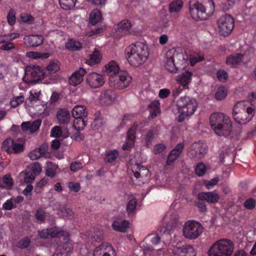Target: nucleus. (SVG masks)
Returning <instances> with one entry per match:
<instances>
[{
	"label": "nucleus",
	"mask_w": 256,
	"mask_h": 256,
	"mask_svg": "<svg viewBox=\"0 0 256 256\" xmlns=\"http://www.w3.org/2000/svg\"><path fill=\"white\" fill-rule=\"evenodd\" d=\"M39 236L42 238L58 237L62 238L64 242L58 245L53 256H68L72 252V244L68 242V233L58 228H52L43 230L38 232Z\"/></svg>",
	"instance_id": "nucleus-1"
},
{
	"label": "nucleus",
	"mask_w": 256,
	"mask_h": 256,
	"mask_svg": "<svg viewBox=\"0 0 256 256\" xmlns=\"http://www.w3.org/2000/svg\"><path fill=\"white\" fill-rule=\"evenodd\" d=\"M126 57L130 64L138 66L144 63L149 56L148 46L145 42H136L126 50Z\"/></svg>",
	"instance_id": "nucleus-2"
},
{
	"label": "nucleus",
	"mask_w": 256,
	"mask_h": 256,
	"mask_svg": "<svg viewBox=\"0 0 256 256\" xmlns=\"http://www.w3.org/2000/svg\"><path fill=\"white\" fill-rule=\"evenodd\" d=\"M210 124L212 128L219 136H228L232 130L230 118L223 113L216 112L211 114Z\"/></svg>",
	"instance_id": "nucleus-3"
},
{
	"label": "nucleus",
	"mask_w": 256,
	"mask_h": 256,
	"mask_svg": "<svg viewBox=\"0 0 256 256\" xmlns=\"http://www.w3.org/2000/svg\"><path fill=\"white\" fill-rule=\"evenodd\" d=\"M178 120L183 122L186 118L192 116L197 109L198 104L196 100L188 96H182L176 102Z\"/></svg>",
	"instance_id": "nucleus-4"
},
{
	"label": "nucleus",
	"mask_w": 256,
	"mask_h": 256,
	"mask_svg": "<svg viewBox=\"0 0 256 256\" xmlns=\"http://www.w3.org/2000/svg\"><path fill=\"white\" fill-rule=\"evenodd\" d=\"M214 10L212 0H190V12L194 20H202L204 13L212 14Z\"/></svg>",
	"instance_id": "nucleus-5"
},
{
	"label": "nucleus",
	"mask_w": 256,
	"mask_h": 256,
	"mask_svg": "<svg viewBox=\"0 0 256 256\" xmlns=\"http://www.w3.org/2000/svg\"><path fill=\"white\" fill-rule=\"evenodd\" d=\"M246 102H238L234 106L232 116L234 120L240 124H244L249 122L254 115V110L252 107L246 108Z\"/></svg>",
	"instance_id": "nucleus-6"
},
{
	"label": "nucleus",
	"mask_w": 256,
	"mask_h": 256,
	"mask_svg": "<svg viewBox=\"0 0 256 256\" xmlns=\"http://www.w3.org/2000/svg\"><path fill=\"white\" fill-rule=\"evenodd\" d=\"M233 242L230 240L222 238L215 242L210 248L208 256H230L234 252Z\"/></svg>",
	"instance_id": "nucleus-7"
},
{
	"label": "nucleus",
	"mask_w": 256,
	"mask_h": 256,
	"mask_svg": "<svg viewBox=\"0 0 256 256\" xmlns=\"http://www.w3.org/2000/svg\"><path fill=\"white\" fill-rule=\"evenodd\" d=\"M128 170L132 172L131 180L136 185L144 184L147 180L149 174V170L146 167L138 163L130 162L128 164Z\"/></svg>",
	"instance_id": "nucleus-8"
},
{
	"label": "nucleus",
	"mask_w": 256,
	"mask_h": 256,
	"mask_svg": "<svg viewBox=\"0 0 256 256\" xmlns=\"http://www.w3.org/2000/svg\"><path fill=\"white\" fill-rule=\"evenodd\" d=\"M204 228L199 222L190 220L186 221L182 227V234L188 240L196 239L203 232Z\"/></svg>",
	"instance_id": "nucleus-9"
},
{
	"label": "nucleus",
	"mask_w": 256,
	"mask_h": 256,
	"mask_svg": "<svg viewBox=\"0 0 256 256\" xmlns=\"http://www.w3.org/2000/svg\"><path fill=\"white\" fill-rule=\"evenodd\" d=\"M132 81V78L126 71H120L115 77L110 78V84L115 88L122 90L127 88Z\"/></svg>",
	"instance_id": "nucleus-10"
},
{
	"label": "nucleus",
	"mask_w": 256,
	"mask_h": 256,
	"mask_svg": "<svg viewBox=\"0 0 256 256\" xmlns=\"http://www.w3.org/2000/svg\"><path fill=\"white\" fill-rule=\"evenodd\" d=\"M218 32L220 35L224 36H228L234 28V20L228 14L221 16L218 22Z\"/></svg>",
	"instance_id": "nucleus-11"
},
{
	"label": "nucleus",
	"mask_w": 256,
	"mask_h": 256,
	"mask_svg": "<svg viewBox=\"0 0 256 256\" xmlns=\"http://www.w3.org/2000/svg\"><path fill=\"white\" fill-rule=\"evenodd\" d=\"M2 148L8 154H11L22 152L24 146L22 144L14 142L12 138H8L2 142Z\"/></svg>",
	"instance_id": "nucleus-12"
},
{
	"label": "nucleus",
	"mask_w": 256,
	"mask_h": 256,
	"mask_svg": "<svg viewBox=\"0 0 256 256\" xmlns=\"http://www.w3.org/2000/svg\"><path fill=\"white\" fill-rule=\"evenodd\" d=\"M206 152V145L200 142H197L192 144L190 150V154L191 156L196 159L202 158Z\"/></svg>",
	"instance_id": "nucleus-13"
},
{
	"label": "nucleus",
	"mask_w": 256,
	"mask_h": 256,
	"mask_svg": "<svg viewBox=\"0 0 256 256\" xmlns=\"http://www.w3.org/2000/svg\"><path fill=\"white\" fill-rule=\"evenodd\" d=\"M86 82L92 88H100L104 84V76L96 72H91L87 76Z\"/></svg>",
	"instance_id": "nucleus-14"
},
{
	"label": "nucleus",
	"mask_w": 256,
	"mask_h": 256,
	"mask_svg": "<svg viewBox=\"0 0 256 256\" xmlns=\"http://www.w3.org/2000/svg\"><path fill=\"white\" fill-rule=\"evenodd\" d=\"M93 256H116V253L111 245L103 243L96 248Z\"/></svg>",
	"instance_id": "nucleus-15"
},
{
	"label": "nucleus",
	"mask_w": 256,
	"mask_h": 256,
	"mask_svg": "<svg viewBox=\"0 0 256 256\" xmlns=\"http://www.w3.org/2000/svg\"><path fill=\"white\" fill-rule=\"evenodd\" d=\"M137 128L138 125L134 124L128 131L126 141L122 146V149L124 150H129L134 146Z\"/></svg>",
	"instance_id": "nucleus-16"
},
{
	"label": "nucleus",
	"mask_w": 256,
	"mask_h": 256,
	"mask_svg": "<svg viewBox=\"0 0 256 256\" xmlns=\"http://www.w3.org/2000/svg\"><path fill=\"white\" fill-rule=\"evenodd\" d=\"M248 60V57L246 54H234L227 57L226 64L231 67L236 66L241 63H246Z\"/></svg>",
	"instance_id": "nucleus-17"
},
{
	"label": "nucleus",
	"mask_w": 256,
	"mask_h": 256,
	"mask_svg": "<svg viewBox=\"0 0 256 256\" xmlns=\"http://www.w3.org/2000/svg\"><path fill=\"white\" fill-rule=\"evenodd\" d=\"M198 198L200 200L206 201L208 203L214 204L218 202L220 198V195L216 190L202 192L198 194Z\"/></svg>",
	"instance_id": "nucleus-18"
},
{
	"label": "nucleus",
	"mask_w": 256,
	"mask_h": 256,
	"mask_svg": "<svg viewBox=\"0 0 256 256\" xmlns=\"http://www.w3.org/2000/svg\"><path fill=\"white\" fill-rule=\"evenodd\" d=\"M44 40V37L42 35H28L24 38V43L28 46H38L42 44Z\"/></svg>",
	"instance_id": "nucleus-19"
},
{
	"label": "nucleus",
	"mask_w": 256,
	"mask_h": 256,
	"mask_svg": "<svg viewBox=\"0 0 256 256\" xmlns=\"http://www.w3.org/2000/svg\"><path fill=\"white\" fill-rule=\"evenodd\" d=\"M174 256H196V252L190 245L182 247H174Z\"/></svg>",
	"instance_id": "nucleus-20"
},
{
	"label": "nucleus",
	"mask_w": 256,
	"mask_h": 256,
	"mask_svg": "<svg viewBox=\"0 0 256 256\" xmlns=\"http://www.w3.org/2000/svg\"><path fill=\"white\" fill-rule=\"evenodd\" d=\"M42 120H36L32 122H24L21 124L22 130L27 134H33L37 132L41 125Z\"/></svg>",
	"instance_id": "nucleus-21"
},
{
	"label": "nucleus",
	"mask_w": 256,
	"mask_h": 256,
	"mask_svg": "<svg viewBox=\"0 0 256 256\" xmlns=\"http://www.w3.org/2000/svg\"><path fill=\"white\" fill-rule=\"evenodd\" d=\"M26 72L34 80H38L44 78V73L42 68L38 66H30L26 67Z\"/></svg>",
	"instance_id": "nucleus-22"
},
{
	"label": "nucleus",
	"mask_w": 256,
	"mask_h": 256,
	"mask_svg": "<svg viewBox=\"0 0 256 256\" xmlns=\"http://www.w3.org/2000/svg\"><path fill=\"white\" fill-rule=\"evenodd\" d=\"M172 56V51H168L166 54L165 67L168 70L175 73L178 68V64Z\"/></svg>",
	"instance_id": "nucleus-23"
},
{
	"label": "nucleus",
	"mask_w": 256,
	"mask_h": 256,
	"mask_svg": "<svg viewBox=\"0 0 256 256\" xmlns=\"http://www.w3.org/2000/svg\"><path fill=\"white\" fill-rule=\"evenodd\" d=\"M169 51H172V56L176 61L177 64L184 66L188 60V56L186 52L182 48L177 50H170Z\"/></svg>",
	"instance_id": "nucleus-24"
},
{
	"label": "nucleus",
	"mask_w": 256,
	"mask_h": 256,
	"mask_svg": "<svg viewBox=\"0 0 256 256\" xmlns=\"http://www.w3.org/2000/svg\"><path fill=\"white\" fill-rule=\"evenodd\" d=\"M116 98V94L110 90H106L101 92L99 100L102 104L108 105L111 104Z\"/></svg>",
	"instance_id": "nucleus-25"
},
{
	"label": "nucleus",
	"mask_w": 256,
	"mask_h": 256,
	"mask_svg": "<svg viewBox=\"0 0 256 256\" xmlns=\"http://www.w3.org/2000/svg\"><path fill=\"white\" fill-rule=\"evenodd\" d=\"M48 145L44 143L42 144L39 148L34 149L28 154V156L32 160H36L44 156L47 152Z\"/></svg>",
	"instance_id": "nucleus-26"
},
{
	"label": "nucleus",
	"mask_w": 256,
	"mask_h": 256,
	"mask_svg": "<svg viewBox=\"0 0 256 256\" xmlns=\"http://www.w3.org/2000/svg\"><path fill=\"white\" fill-rule=\"evenodd\" d=\"M86 73V70L82 68H80L78 70L76 71L69 78L70 84L73 86H76L80 84L82 82L83 76Z\"/></svg>",
	"instance_id": "nucleus-27"
},
{
	"label": "nucleus",
	"mask_w": 256,
	"mask_h": 256,
	"mask_svg": "<svg viewBox=\"0 0 256 256\" xmlns=\"http://www.w3.org/2000/svg\"><path fill=\"white\" fill-rule=\"evenodd\" d=\"M132 26V24L129 20H122L117 26L116 34L119 36H122L129 34Z\"/></svg>",
	"instance_id": "nucleus-28"
},
{
	"label": "nucleus",
	"mask_w": 256,
	"mask_h": 256,
	"mask_svg": "<svg viewBox=\"0 0 256 256\" xmlns=\"http://www.w3.org/2000/svg\"><path fill=\"white\" fill-rule=\"evenodd\" d=\"M184 145L182 143L178 144L170 153L166 160L167 165H170L179 156L184 149Z\"/></svg>",
	"instance_id": "nucleus-29"
},
{
	"label": "nucleus",
	"mask_w": 256,
	"mask_h": 256,
	"mask_svg": "<svg viewBox=\"0 0 256 256\" xmlns=\"http://www.w3.org/2000/svg\"><path fill=\"white\" fill-rule=\"evenodd\" d=\"M105 72L110 76V78L115 77L120 72L119 66L116 62L111 61L106 65Z\"/></svg>",
	"instance_id": "nucleus-30"
},
{
	"label": "nucleus",
	"mask_w": 256,
	"mask_h": 256,
	"mask_svg": "<svg viewBox=\"0 0 256 256\" xmlns=\"http://www.w3.org/2000/svg\"><path fill=\"white\" fill-rule=\"evenodd\" d=\"M137 204V199L134 196L130 195L128 196L126 209L129 216H132L136 214Z\"/></svg>",
	"instance_id": "nucleus-31"
},
{
	"label": "nucleus",
	"mask_w": 256,
	"mask_h": 256,
	"mask_svg": "<svg viewBox=\"0 0 256 256\" xmlns=\"http://www.w3.org/2000/svg\"><path fill=\"white\" fill-rule=\"evenodd\" d=\"M192 73L185 72L177 76V81L183 86L184 89L188 88V84L190 82Z\"/></svg>",
	"instance_id": "nucleus-32"
},
{
	"label": "nucleus",
	"mask_w": 256,
	"mask_h": 256,
	"mask_svg": "<svg viewBox=\"0 0 256 256\" xmlns=\"http://www.w3.org/2000/svg\"><path fill=\"white\" fill-rule=\"evenodd\" d=\"M36 103H37L36 102L33 104L34 106L32 108L34 109L32 112L34 114L42 116H46L48 114L46 104L44 102L39 104Z\"/></svg>",
	"instance_id": "nucleus-33"
},
{
	"label": "nucleus",
	"mask_w": 256,
	"mask_h": 256,
	"mask_svg": "<svg viewBox=\"0 0 256 256\" xmlns=\"http://www.w3.org/2000/svg\"><path fill=\"white\" fill-rule=\"evenodd\" d=\"M128 225L129 222L128 220H116L113 222L112 226L116 231L126 232Z\"/></svg>",
	"instance_id": "nucleus-34"
},
{
	"label": "nucleus",
	"mask_w": 256,
	"mask_h": 256,
	"mask_svg": "<svg viewBox=\"0 0 256 256\" xmlns=\"http://www.w3.org/2000/svg\"><path fill=\"white\" fill-rule=\"evenodd\" d=\"M56 118L60 124H66L70 118L69 112L66 110H60L57 113Z\"/></svg>",
	"instance_id": "nucleus-35"
},
{
	"label": "nucleus",
	"mask_w": 256,
	"mask_h": 256,
	"mask_svg": "<svg viewBox=\"0 0 256 256\" xmlns=\"http://www.w3.org/2000/svg\"><path fill=\"white\" fill-rule=\"evenodd\" d=\"M72 116L75 118H82L86 115V112L85 108L80 105L75 106L72 110Z\"/></svg>",
	"instance_id": "nucleus-36"
},
{
	"label": "nucleus",
	"mask_w": 256,
	"mask_h": 256,
	"mask_svg": "<svg viewBox=\"0 0 256 256\" xmlns=\"http://www.w3.org/2000/svg\"><path fill=\"white\" fill-rule=\"evenodd\" d=\"M101 59L102 56L100 52L98 50H95L92 54H90L86 62L88 65L92 66L99 63L101 61Z\"/></svg>",
	"instance_id": "nucleus-37"
},
{
	"label": "nucleus",
	"mask_w": 256,
	"mask_h": 256,
	"mask_svg": "<svg viewBox=\"0 0 256 256\" xmlns=\"http://www.w3.org/2000/svg\"><path fill=\"white\" fill-rule=\"evenodd\" d=\"M160 103L159 100H154L150 104V112L152 118L156 116L160 113Z\"/></svg>",
	"instance_id": "nucleus-38"
},
{
	"label": "nucleus",
	"mask_w": 256,
	"mask_h": 256,
	"mask_svg": "<svg viewBox=\"0 0 256 256\" xmlns=\"http://www.w3.org/2000/svg\"><path fill=\"white\" fill-rule=\"evenodd\" d=\"M65 46L67 49L72 51L79 50L82 46L80 42L73 39L69 40L66 43Z\"/></svg>",
	"instance_id": "nucleus-39"
},
{
	"label": "nucleus",
	"mask_w": 256,
	"mask_h": 256,
	"mask_svg": "<svg viewBox=\"0 0 256 256\" xmlns=\"http://www.w3.org/2000/svg\"><path fill=\"white\" fill-rule=\"evenodd\" d=\"M102 19L100 12L98 9L94 10L90 14V22L92 24H95Z\"/></svg>",
	"instance_id": "nucleus-40"
},
{
	"label": "nucleus",
	"mask_w": 256,
	"mask_h": 256,
	"mask_svg": "<svg viewBox=\"0 0 256 256\" xmlns=\"http://www.w3.org/2000/svg\"><path fill=\"white\" fill-rule=\"evenodd\" d=\"M183 6L182 0H174L170 4L169 10L170 12H177L180 11Z\"/></svg>",
	"instance_id": "nucleus-41"
},
{
	"label": "nucleus",
	"mask_w": 256,
	"mask_h": 256,
	"mask_svg": "<svg viewBox=\"0 0 256 256\" xmlns=\"http://www.w3.org/2000/svg\"><path fill=\"white\" fill-rule=\"evenodd\" d=\"M77 0H59L61 8L65 10L72 9L76 2Z\"/></svg>",
	"instance_id": "nucleus-42"
},
{
	"label": "nucleus",
	"mask_w": 256,
	"mask_h": 256,
	"mask_svg": "<svg viewBox=\"0 0 256 256\" xmlns=\"http://www.w3.org/2000/svg\"><path fill=\"white\" fill-rule=\"evenodd\" d=\"M58 168V166L48 162H46V175L48 176L54 177L56 175V170Z\"/></svg>",
	"instance_id": "nucleus-43"
},
{
	"label": "nucleus",
	"mask_w": 256,
	"mask_h": 256,
	"mask_svg": "<svg viewBox=\"0 0 256 256\" xmlns=\"http://www.w3.org/2000/svg\"><path fill=\"white\" fill-rule=\"evenodd\" d=\"M26 57L32 59L46 58L50 56L49 53H40L36 52H28L26 54Z\"/></svg>",
	"instance_id": "nucleus-44"
},
{
	"label": "nucleus",
	"mask_w": 256,
	"mask_h": 256,
	"mask_svg": "<svg viewBox=\"0 0 256 256\" xmlns=\"http://www.w3.org/2000/svg\"><path fill=\"white\" fill-rule=\"evenodd\" d=\"M60 63L56 60H52L46 66V70L50 74L56 73L60 70Z\"/></svg>",
	"instance_id": "nucleus-45"
},
{
	"label": "nucleus",
	"mask_w": 256,
	"mask_h": 256,
	"mask_svg": "<svg viewBox=\"0 0 256 256\" xmlns=\"http://www.w3.org/2000/svg\"><path fill=\"white\" fill-rule=\"evenodd\" d=\"M57 214L61 217L72 218L73 216L72 211L65 206H61L58 210Z\"/></svg>",
	"instance_id": "nucleus-46"
},
{
	"label": "nucleus",
	"mask_w": 256,
	"mask_h": 256,
	"mask_svg": "<svg viewBox=\"0 0 256 256\" xmlns=\"http://www.w3.org/2000/svg\"><path fill=\"white\" fill-rule=\"evenodd\" d=\"M190 60L191 66H194L196 63L202 61L204 58V56L198 52H193L190 56Z\"/></svg>",
	"instance_id": "nucleus-47"
},
{
	"label": "nucleus",
	"mask_w": 256,
	"mask_h": 256,
	"mask_svg": "<svg viewBox=\"0 0 256 256\" xmlns=\"http://www.w3.org/2000/svg\"><path fill=\"white\" fill-rule=\"evenodd\" d=\"M119 154L118 152L116 150H112L108 152L105 157V161L108 162H112L114 161Z\"/></svg>",
	"instance_id": "nucleus-48"
},
{
	"label": "nucleus",
	"mask_w": 256,
	"mask_h": 256,
	"mask_svg": "<svg viewBox=\"0 0 256 256\" xmlns=\"http://www.w3.org/2000/svg\"><path fill=\"white\" fill-rule=\"evenodd\" d=\"M228 92L224 86L219 87L216 93L215 98L218 100H222L226 98Z\"/></svg>",
	"instance_id": "nucleus-49"
},
{
	"label": "nucleus",
	"mask_w": 256,
	"mask_h": 256,
	"mask_svg": "<svg viewBox=\"0 0 256 256\" xmlns=\"http://www.w3.org/2000/svg\"><path fill=\"white\" fill-rule=\"evenodd\" d=\"M85 126V121L82 118H76L74 121L73 127L78 131L84 130Z\"/></svg>",
	"instance_id": "nucleus-50"
},
{
	"label": "nucleus",
	"mask_w": 256,
	"mask_h": 256,
	"mask_svg": "<svg viewBox=\"0 0 256 256\" xmlns=\"http://www.w3.org/2000/svg\"><path fill=\"white\" fill-rule=\"evenodd\" d=\"M24 182L28 183L32 182L34 180L36 176V175L34 174L28 168H26L24 172Z\"/></svg>",
	"instance_id": "nucleus-51"
},
{
	"label": "nucleus",
	"mask_w": 256,
	"mask_h": 256,
	"mask_svg": "<svg viewBox=\"0 0 256 256\" xmlns=\"http://www.w3.org/2000/svg\"><path fill=\"white\" fill-rule=\"evenodd\" d=\"M206 170L205 165L203 163L200 162L196 165L195 168L196 174L198 176H202L205 173Z\"/></svg>",
	"instance_id": "nucleus-52"
},
{
	"label": "nucleus",
	"mask_w": 256,
	"mask_h": 256,
	"mask_svg": "<svg viewBox=\"0 0 256 256\" xmlns=\"http://www.w3.org/2000/svg\"><path fill=\"white\" fill-rule=\"evenodd\" d=\"M24 96H18L16 98L11 99L10 101V104L12 107L15 108L22 104L24 101Z\"/></svg>",
	"instance_id": "nucleus-53"
},
{
	"label": "nucleus",
	"mask_w": 256,
	"mask_h": 256,
	"mask_svg": "<svg viewBox=\"0 0 256 256\" xmlns=\"http://www.w3.org/2000/svg\"><path fill=\"white\" fill-rule=\"evenodd\" d=\"M256 205V200L252 198H248L244 203V206L246 210H252Z\"/></svg>",
	"instance_id": "nucleus-54"
},
{
	"label": "nucleus",
	"mask_w": 256,
	"mask_h": 256,
	"mask_svg": "<svg viewBox=\"0 0 256 256\" xmlns=\"http://www.w3.org/2000/svg\"><path fill=\"white\" fill-rule=\"evenodd\" d=\"M28 168L36 176L38 175L42 171V168L38 163H35L28 167Z\"/></svg>",
	"instance_id": "nucleus-55"
},
{
	"label": "nucleus",
	"mask_w": 256,
	"mask_h": 256,
	"mask_svg": "<svg viewBox=\"0 0 256 256\" xmlns=\"http://www.w3.org/2000/svg\"><path fill=\"white\" fill-rule=\"evenodd\" d=\"M20 22L31 24L34 22V18L30 14H23L20 15Z\"/></svg>",
	"instance_id": "nucleus-56"
},
{
	"label": "nucleus",
	"mask_w": 256,
	"mask_h": 256,
	"mask_svg": "<svg viewBox=\"0 0 256 256\" xmlns=\"http://www.w3.org/2000/svg\"><path fill=\"white\" fill-rule=\"evenodd\" d=\"M220 180L218 178H214L210 180H206L204 182V184L207 189L210 190L212 188L213 186H216Z\"/></svg>",
	"instance_id": "nucleus-57"
},
{
	"label": "nucleus",
	"mask_w": 256,
	"mask_h": 256,
	"mask_svg": "<svg viewBox=\"0 0 256 256\" xmlns=\"http://www.w3.org/2000/svg\"><path fill=\"white\" fill-rule=\"evenodd\" d=\"M50 136L54 138H60L62 136V131L60 128L58 126H56L52 128Z\"/></svg>",
	"instance_id": "nucleus-58"
},
{
	"label": "nucleus",
	"mask_w": 256,
	"mask_h": 256,
	"mask_svg": "<svg viewBox=\"0 0 256 256\" xmlns=\"http://www.w3.org/2000/svg\"><path fill=\"white\" fill-rule=\"evenodd\" d=\"M16 207V206L14 205L12 198L6 200V202L2 204L3 208L8 210H11Z\"/></svg>",
	"instance_id": "nucleus-59"
},
{
	"label": "nucleus",
	"mask_w": 256,
	"mask_h": 256,
	"mask_svg": "<svg viewBox=\"0 0 256 256\" xmlns=\"http://www.w3.org/2000/svg\"><path fill=\"white\" fill-rule=\"evenodd\" d=\"M217 77L220 81L224 82L227 80L228 76L224 70H219L217 72Z\"/></svg>",
	"instance_id": "nucleus-60"
},
{
	"label": "nucleus",
	"mask_w": 256,
	"mask_h": 256,
	"mask_svg": "<svg viewBox=\"0 0 256 256\" xmlns=\"http://www.w3.org/2000/svg\"><path fill=\"white\" fill-rule=\"evenodd\" d=\"M30 96L28 98V100L32 102L35 100H39L40 94V92H37L36 90H32L30 92Z\"/></svg>",
	"instance_id": "nucleus-61"
},
{
	"label": "nucleus",
	"mask_w": 256,
	"mask_h": 256,
	"mask_svg": "<svg viewBox=\"0 0 256 256\" xmlns=\"http://www.w3.org/2000/svg\"><path fill=\"white\" fill-rule=\"evenodd\" d=\"M7 20L10 25L12 26L16 22L15 12L12 10H10L8 14Z\"/></svg>",
	"instance_id": "nucleus-62"
},
{
	"label": "nucleus",
	"mask_w": 256,
	"mask_h": 256,
	"mask_svg": "<svg viewBox=\"0 0 256 256\" xmlns=\"http://www.w3.org/2000/svg\"><path fill=\"white\" fill-rule=\"evenodd\" d=\"M82 164L79 162H74L71 164L70 169L72 171L76 172L82 168Z\"/></svg>",
	"instance_id": "nucleus-63"
},
{
	"label": "nucleus",
	"mask_w": 256,
	"mask_h": 256,
	"mask_svg": "<svg viewBox=\"0 0 256 256\" xmlns=\"http://www.w3.org/2000/svg\"><path fill=\"white\" fill-rule=\"evenodd\" d=\"M166 149V146L164 144H158L154 146L153 152L154 154H158Z\"/></svg>",
	"instance_id": "nucleus-64"
}]
</instances>
